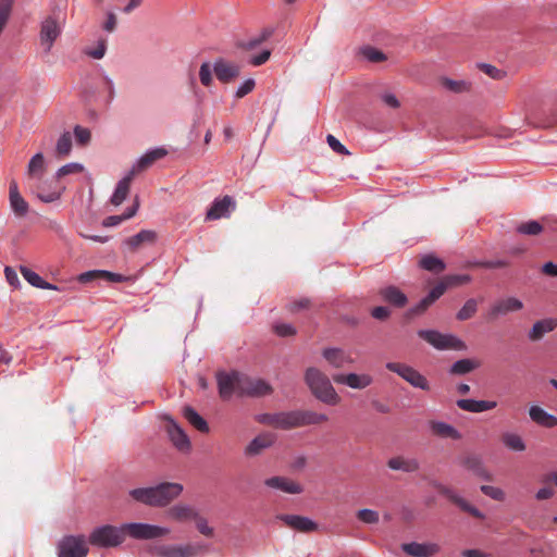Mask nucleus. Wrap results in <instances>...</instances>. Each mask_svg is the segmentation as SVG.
<instances>
[{"mask_svg":"<svg viewBox=\"0 0 557 557\" xmlns=\"http://www.w3.org/2000/svg\"><path fill=\"white\" fill-rule=\"evenodd\" d=\"M435 487L437 491L447 497L450 502L456 504L461 510L469 512L471 516L475 518H483V513L476 507L470 505L467 500L460 497L453 488L447 487L443 484H436Z\"/></svg>","mask_w":557,"mask_h":557,"instance_id":"aec40b11","label":"nucleus"},{"mask_svg":"<svg viewBox=\"0 0 557 557\" xmlns=\"http://www.w3.org/2000/svg\"><path fill=\"white\" fill-rule=\"evenodd\" d=\"M382 300L395 308H404L408 302L407 295L397 286L388 285L380 289Z\"/></svg>","mask_w":557,"mask_h":557,"instance_id":"5701e85b","label":"nucleus"},{"mask_svg":"<svg viewBox=\"0 0 557 557\" xmlns=\"http://www.w3.org/2000/svg\"><path fill=\"white\" fill-rule=\"evenodd\" d=\"M256 86V82L253 78L245 79L236 89L234 97L237 99L244 98L246 95L250 94Z\"/></svg>","mask_w":557,"mask_h":557,"instance_id":"13d9d810","label":"nucleus"},{"mask_svg":"<svg viewBox=\"0 0 557 557\" xmlns=\"http://www.w3.org/2000/svg\"><path fill=\"white\" fill-rule=\"evenodd\" d=\"M239 376L238 371H218L215 374L218 392L223 400H230L233 395L239 396Z\"/></svg>","mask_w":557,"mask_h":557,"instance_id":"6e6552de","label":"nucleus"},{"mask_svg":"<svg viewBox=\"0 0 557 557\" xmlns=\"http://www.w3.org/2000/svg\"><path fill=\"white\" fill-rule=\"evenodd\" d=\"M202 548L200 544H186V545H157L153 548V554L157 557H195Z\"/></svg>","mask_w":557,"mask_h":557,"instance_id":"ddd939ff","label":"nucleus"},{"mask_svg":"<svg viewBox=\"0 0 557 557\" xmlns=\"http://www.w3.org/2000/svg\"><path fill=\"white\" fill-rule=\"evenodd\" d=\"M456 404L460 409L473 413L484 412L497 406V403L494 400H476L472 398L458 399Z\"/></svg>","mask_w":557,"mask_h":557,"instance_id":"7c9ffc66","label":"nucleus"},{"mask_svg":"<svg viewBox=\"0 0 557 557\" xmlns=\"http://www.w3.org/2000/svg\"><path fill=\"white\" fill-rule=\"evenodd\" d=\"M183 492V485L173 482H162L154 486L138 487L129 491V496L144 505L164 507Z\"/></svg>","mask_w":557,"mask_h":557,"instance_id":"f257e3e1","label":"nucleus"},{"mask_svg":"<svg viewBox=\"0 0 557 557\" xmlns=\"http://www.w3.org/2000/svg\"><path fill=\"white\" fill-rule=\"evenodd\" d=\"M264 485L288 494H300L304 492V487L299 483L278 475L265 479Z\"/></svg>","mask_w":557,"mask_h":557,"instance_id":"393cba45","label":"nucleus"},{"mask_svg":"<svg viewBox=\"0 0 557 557\" xmlns=\"http://www.w3.org/2000/svg\"><path fill=\"white\" fill-rule=\"evenodd\" d=\"M88 547L83 535H66L58 543V557H86Z\"/></svg>","mask_w":557,"mask_h":557,"instance_id":"9d476101","label":"nucleus"},{"mask_svg":"<svg viewBox=\"0 0 557 557\" xmlns=\"http://www.w3.org/2000/svg\"><path fill=\"white\" fill-rule=\"evenodd\" d=\"M166 154L168 150L163 147L150 148L133 163L128 173H133V176H135L137 173L148 169L157 160L162 159Z\"/></svg>","mask_w":557,"mask_h":557,"instance_id":"a211bd4d","label":"nucleus"},{"mask_svg":"<svg viewBox=\"0 0 557 557\" xmlns=\"http://www.w3.org/2000/svg\"><path fill=\"white\" fill-rule=\"evenodd\" d=\"M194 520L196 521V527L201 534L208 537L213 535V529L208 525V522L203 517H200L197 513V517Z\"/></svg>","mask_w":557,"mask_h":557,"instance_id":"69168bd1","label":"nucleus"},{"mask_svg":"<svg viewBox=\"0 0 557 557\" xmlns=\"http://www.w3.org/2000/svg\"><path fill=\"white\" fill-rule=\"evenodd\" d=\"M361 54L368 61L374 62V63L384 61L386 59L385 54L382 51H380L371 46H366V47L361 48Z\"/></svg>","mask_w":557,"mask_h":557,"instance_id":"864d4df0","label":"nucleus"},{"mask_svg":"<svg viewBox=\"0 0 557 557\" xmlns=\"http://www.w3.org/2000/svg\"><path fill=\"white\" fill-rule=\"evenodd\" d=\"M63 22L60 16L49 15L40 23L39 39L40 46L46 54L51 52L55 40L61 36Z\"/></svg>","mask_w":557,"mask_h":557,"instance_id":"39448f33","label":"nucleus"},{"mask_svg":"<svg viewBox=\"0 0 557 557\" xmlns=\"http://www.w3.org/2000/svg\"><path fill=\"white\" fill-rule=\"evenodd\" d=\"M479 264L484 269L493 270L506 268L508 265V262L504 259H491L481 261Z\"/></svg>","mask_w":557,"mask_h":557,"instance_id":"338daca9","label":"nucleus"},{"mask_svg":"<svg viewBox=\"0 0 557 557\" xmlns=\"http://www.w3.org/2000/svg\"><path fill=\"white\" fill-rule=\"evenodd\" d=\"M9 202L12 212L17 218H24L27 215L29 211L28 202L23 198L21 193L18 191V187L16 182H11L9 187Z\"/></svg>","mask_w":557,"mask_h":557,"instance_id":"412c9836","label":"nucleus"},{"mask_svg":"<svg viewBox=\"0 0 557 557\" xmlns=\"http://www.w3.org/2000/svg\"><path fill=\"white\" fill-rule=\"evenodd\" d=\"M431 430L434 434L442 437H449L454 440L460 438V433L447 422L444 421H433L431 422Z\"/></svg>","mask_w":557,"mask_h":557,"instance_id":"ea45409f","label":"nucleus"},{"mask_svg":"<svg viewBox=\"0 0 557 557\" xmlns=\"http://www.w3.org/2000/svg\"><path fill=\"white\" fill-rule=\"evenodd\" d=\"M403 550L413 557H431L438 550L436 544L410 542L403 544Z\"/></svg>","mask_w":557,"mask_h":557,"instance_id":"473e14b6","label":"nucleus"},{"mask_svg":"<svg viewBox=\"0 0 557 557\" xmlns=\"http://www.w3.org/2000/svg\"><path fill=\"white\" fill-rule=\"evenodd\" d=\"M471 281V276L469 274H454L447 275L440 283L446 284L447 288L450 286L467 284Z\"/></svg>","mask_w":557,"mask_h":557,"instance_id":"6e6d98bb","label":"nucleus"},{"mask_svg":"<svg viewBox=\"0 0 557 557\" xmlns=\"http://www.w3.org/2000/svg\"><path fill=\"white\" fill-rule=\"evenodd\" d=\"M273 330L280 337H289L295 335L297 332L293 324L284 322L275 323L273 325Z\"/></svg>","mask_w":557,"mask_h":557,"instance_id":"4d7b16f0","label":"nucleus"},{"mask_svg":"<svg viewBox=\"0 0 557 557\" xmlns=\"http://www.w3.org/2000/svg\"><path fill=\"white\" fill-rule=\"evenodd\" d=\"M166 431L173 445L181 451L190 449V441L182 426L172 418L168 419Z\"/></svg>","mask_w":557,"mask_h":557,"instance_id":"6ab92c4d","label":"nucleus"},{"mask_svg":"<svg viewBox=\"0 0 557 557\" xmlns=\"http://www.w3.org/2000/svg\"><path fill=\"white\" fill-rule=\"evenodd\" d=\"M305 383L311 394L321 403L329 406H336L341 397L332 385L329 376L315 367H309L305 371Z\"/></svg>","mask_w":557,"mask_h":557,"instance_id":"f03ea898","label":"nucleus"},{"mask_svg":"<svg viewBox=\"0 0 557 557\" xmlns=\"http://www.w3.org/2000/svg\"><path fill=\"white\" fill-rule=\"evenodd\" d=\"M125 533L136 540H152L166 535L170 530L164 527L145 523V522H129L124 523Z\"/></svg>","mask_w":557,"mask_h":557,"instance_id":"0eeeda50","label":"nucleus"},{"mask_svg":"<svg viewBox=\"0 0 557 557\" xmlns=\"http://www.w3.org/2000/svg\"><path fill=\"white\" fill-rule=\"evenodd\" d=\"M543 231V226L540 222L535 220H531L524 223H521L517 227V232L523 235H537Z\"/></svg>","mask_w":557,"mask_h":557,"instance_id":"8fccbe9b","label":"nucleus"},{"mask_svg":"<svg viewBox=\"0 0 557 557\" xmlns=\"http://www.w3.org/2000/svg\"><path fill=\"white\" fill-rule=\"evenodd\" d=\"M357 518L366 524H374L380 520V515L373 509L363 508L357 511Z\"/></svg>","mask_w":557,"mask_h":557,"instance_id":"603ef678","label":"nucleus"},{"mask_svg":"<svg viewBox=\"0 0 557 557\" xmlns=\"http://www.w3.org/2000/svg\"><path fill=\"white\" fill-rule=\"evenodd\" d=\"M133 178V173H127L123 178H121L117 182L115 189L110 198L112 205L120 206L126 199L129 193V186Z\"/></svg>","mask_w":557,"mask_h":557,"instance_id":"f704fd0d","label":"nucleus"},{"mask_svg":"<svg viewBox=\"0 0 557 557\" xmlns=\"http://www.w3.org/2000/svg\"><path fill=\"white\" fill-rule=\"evenodd\" d=\"M85 170L84 165L79 162H70L61 168H59L54 174L55 180H61L62 177L71 174H78Z\"/></svg>","mask_w":557,"mask_h":557,"instance_id":"49530a36","label":"nucleus"},{"mask_svg":"<svg viewBox=\"0 0 557 557\" xmlns=\"http://www.w3.org/2000/svg\"><path fill=\"white\" fill-rule=\"evenodd\" d=\"M45 171V157L41 152H37L30 158L28 162L26 175L33 183L35 181L41 180L44 177Z\"/></svg>","mask_w":557,"mask_h":557,"instance_id":"72a5a7b5","label":"nucleus"},{"mask_svg":"<svg viewBox=\"0 0 557 557\" xmlns=\"http://www.w3.org/2000/svg\"><path fill=\"white\" fill-rule=\"evenodd\" d=\"M32 193L44 203L59 201L65 191V186L54 185L52 181L38 180L32 183Z\"/></svg>","mask_w":557,"mask_h":557,"instance_id":"9b49d317","label":"nucleus"},{"mask_svg":"<svg viewBox=\"0 0 557 557\" xmlns=\"http://www.w3.org/2000/svg\"><path fill=\"white\" fill-rule=\"evenodd\" d=\"M294 429L307 425H314L327 420L324 413L311 410H293Z\"/></svg>","mask_w":557,"mask_h":557,"instance_id":"b1692460","label":"nucleus"},{"mask_svg":"<svg viewBox=\"0 0 557 557\" xmlns=\"http://www.w3.org/2000/svg\"><path fill=\"white\" fill-rule=\"evenodd\" d=\"M183 416L199 432H209V425L207 421L191 406L184 407Z\"/></svg>","mask_w":557,"mask_h":557,"instance_id":"58836bf2","label":"nucleus"},{"mask_svg":"<svg viewBox=\"0 0 557 557\" xmlns=\"http://www.w3.org/2000/svg\"><path fill=\"white\" fill-rule=\"evenodd\" d=\"M235 209V201L231 196L215 198L206 213V220L214 221L227 218Z\"/></svg>","mask_w":557,"mask_h":557,"instance_id":"dca6fc26","label":"nucleus"},{"mask_svg":"<svg viewBox=\"0 0 557 557\" xmlns=\"http://www.w3.org/2000/svg\"><path fill=\"white\" fill-rule=\"evenodd\" d=\"M386 369L398 374L401 379L408 382L411 386L416 388H420L422 391L430 389V383L424 375H422L418 370L401 362H387L385 364Z\"/></svg>","mask_w":557,"mask_h":557,"instance_id":"423d86ee","label":"nucleus"},{"mask_svg":"<svg viewBox=\"0 0 557 557\" xmlns=\"http://www.w3.org/2000/svg\"><path fill=\"white\" fill-rule=\"evenodd\" d=\"M197 513V510L187 504H176L169 510L170 518L178 522L194 520Z\"/></svg>","mask_w":557,"mask_h":557,"instance_id":"c9c22d12","label":"nucleus"},{"mask_svg":"<svg viewBox=\"0 0 557 557\" xmlns=\"http://www.w3.org/2000/svg\"><path fill=\"white\" fill-rule=\"evenodd\" d=\"M420 265L422 269L433 273H441L442 271L445 270L446 267L445 262L434 255H425L420 260Z\"/></svg>","mask_w":557,"mask_h":557,"instance_id":"a19ab883","label":"nucleus"},{"mask_svg":"<svg viewBox=\"0 0 557 557\" xmlns=\"http://www.w3.org/2000/svg\"><path fill=\"white\" fill-rule=\"evenodd\" d=\"M529 416L531 420L544 428H555L557 426V417L548 413L542 407L533 405L529 408Z\"/></svg>","mask_w":557,"mask_h":557,"instance_id":"2f4dec72","label":"nucleus"},{"mask_svg":"<svg viewBox=\"0 0 557 557\" xmlns=\"http://www.w3.org/2000/svg\"><path fill=\"white\" fill-rule=\"evenodd\" d=\"M106 51H107V41L104 39H101L98 41L97 47L95 49H90V50L86 51V53L96 60H100L104 57Z\"/></svg>","mask_w":557,"mask_h":557,"instance_id":"0e129e2a","label":"nucleus"},{"mask_svg":"<svg viewBox=\"0 0 557 557\" xmlns=\"http://www.w3.org/2000/svg\"><path fill=\"white\" fill-rule=\"evenodd\" d=\"M475 368L476 363L473 360L465 358L455 361L450 366L448 372L454 375H465L473 371Z\"/></svg>","mask_w":557,"mask_h":557,"instance_id":"79ce46f5","label":"nucleus"},{"mask_svg":"<svg viewBox=\"0 0 557 557\" xmlns=\"http://www.w3.org/2000/svg\"><path fill=\"white\" fill-rule=\"evenodd\" d=\"M272 393L271 385L262 379H253L240 372L238 397H261Z\"/></svg>","mask_w":557,"mask_h":557,"instance_id":"1a4fd4ad","label":"nucleus"},{"mask_svg":"<svg viewBox=\"0 0 557 557\" xmlns=\"http://www.w3.org/2000/svg\"><path fill=\"white\" fill-rule=\"evenodd\" d=\"M326 143L334 152L338 154H350L348 149L335 136L329 134L326 136Z\"/></svg>","mask_w":557,"mask_h":557,"instance_id":"680f3d73","label":"nucleus"},{"mask_svg":"<svg viewBox=\"0 0 557 557\" xmlns=\"http://www.w3.org/2000/svg\"><path fill=\"white\" fill-rule=\"evenodd\" d=\"M333 380L335 383L346 385L352 389H363L373 383V377L370 374L355 372L335 374Z\"/></svg>","mask_w":557,"mask_h":557,"instance_id":"f3484780","label":"nucleus"},{"mask_svg":"<svg viewBox=\"0 0 557 557\" xmlns=\"http://www.w3.org/2000/svg\"><path fill=\"white\" fill-rule=\"evenodd\" d=\"M442 85L447 90L457 92V94L468 90V87H469V84L465 81H455V79L447 78V77L442 79Z\"/></svg>","mask_w":557,"mask_h":557,"instance_id":"3c124183","label":"nucleus"},{"mask_svg":"<svg viewBox=\"0 0 557 557\" xmlns=\"http://www.w3.org/2000/svg\"><path fill=\"white\" fill-rule=\"evenodd\" d=\"M387 466L392 470H399L407 473L414 472L419 469V462L414 458L405 459L403 457H394L387 461Z\"/></svg>","mask_w":557,"mask_h":557,"instance_id":"4c0bfd02","label":"nucleus"},{"mask_svg":"<svg viewBox=\"0 0 557 557\" xmlns=\"http://www.w3.org/2000/svg\"><path fill=\"white\" fill-rule=\"evenodd\" d=\"M273 443V436L270 434H260L249 442L245 449V454L248 456L259 455L263 449L271 447Z\"/></svg>","mask_w":557,"mask_h":557,"instance_id":"e433bc0d","label":"nucleus"},{"mask_svg":"<svg viewBox=\"0 0 557 557\" xmlns=\"http://www.w3.org/2000/svg\"><path fill=\"white\" fill-rule=\"evenodd\" d=\"M102 88L107 92L106 102L110 104L115 98V85L113 79L106 73L102 74Z\"/></svg>","mask_w":557,"mask_h":557,"instance_id":"5fc2aeb1","label":"nucleus"},{"mask_svg":"<svg viewBox=\"0 0 557 557\" xmlns=\"http://www.w3.org/2000/svg\"><path fill=\"white\" fill-rule=\"evenodd\" d=\"M20 272L28 284L37 288L41 287L44 278L38 273L27 268L26 265H21Z\"/></svg>","mask_w":557,"mask_h":557,"instance_id":"09e8293b","label":"nucleus"},{"mask_svg":"<svg viewBox=\"0 0 557 557\" xmlns=\"http://www.w3.org/2000/svg\"><path fill=\"white\" fill-rule=\"evenodd\" d=\"M157 239V233L152 230H141L137 234L127 237L123 245L129 251H135L144 244H153Z\"/></svg>","mask_w":557,"mask_h":557,"instance_id":"c85d7f7f","label":"nucleus"},{"mask_svg":"<svg viewBox=\"0 0 557 557\" xmlns=\"http://www.w3.org/2000/svg\"><path fill=\"white\" fill-rule=\"evenodd\" d=\"M213 63L205 61L199 67V81L203 87H210L213 84Z\"/></svg>","mask_w":557,"mask_h":557,"instance_id":"c03bdc74","label":"nucleus"},{"mask_svg":"<svg viewBox=\"0 0 557 557\" xmlns=\"http://www.w3.org/2000/svg\"><path fill=\"white\" fill-rule=\"evenodd\" d=\"M213 72L220 83L230 84L239 76L240 66L224 58H216L213 61Z\"/></svg>","mask_w":557,"mask_h":557,"instance_id":"4468645a","label":"nucleus"},{"mask_svg":"<svg viewBox=\"0 0 557 557\" xmlns=\"http://www.w3.org/2000/svg\"><path fill=\"white\" fill-rule=\"evenodd\" d=\"M523 304L521 300L515 297H508L506 299L495 302L490 309V317L496 318L498 315L507 314L508 312L518 311L522 309Z\"/></svg>","mask_w":557,"mask_h":557,"instance_id":"c756f323","label":"nucleus"},{"mask_svg":"<svg viewBox=\"0 0 557 557\" xmlns=\"http://www.w3.org/2000/svg\"><path fill=\"white\" fill-rule=\"evenodd\" d=\"M74 136L76 139V143L81 146H86L91 138L90 131L86 127H82L79 125H76L74 127Z\"/></svg>","mask_w":557,"mask_h":557,"instance_id":"bf43d9fd","label":"nucleus"},{"mask_svg":"<svg viewBox=\"0 0 557 557\" xmlns=\"http://www.w3.org/2000/svg\"><path fill=\"white\" fill-rule=\"evenodd\" d=\"M557 327L556 318H545L536 321L528 332V338L531 342H539L547 333L553 332Z\"/></svg>","mask_w":557,"mask_h":557,"instance_id":"bb28decb","label":"nucleus"},{"mask_svg":"<svg viewBox=\"0 0 557 557\" xmlns=\"http://www.w3.org/2000/svg\"><path fill=\"white\" fill-rule=\"evenodd\" d=\"M503 443L509 449L515 451H523L525 449V444L521 436L515 433H505L503 435Z\"/></svg>","mask_w":557,"mask_h":557,"instance_id":"a18cd8bd","label":"nucleus"},{"mask_svg":"<svg viewBox=\"0 0 557 557\" xmlns=\"http://www.w3.org/2000/svg\"><path fill=\"white\" fill-rule=\"evenodd\" d=\"M102 276H103L102 270H90V271L81 273L77 276V281L81 284H86V283H89L92 281L102 280Z\"/></svg>","mask_w":557,"mask_h":557,"instance_id":"052dcab7","label":"nucleus"},{"mask_svg":"<svg viewBox=\"0 0 557 557\" xmlns=\"http://www.w3.org/2000/svg\"><path fill=\"white\" fill-rule=\"evenodd\" d=\"M322 357L333 368L341 369L346 364L352 363V358L348 352L339 347H326L322 350Z\"/></svg>","mask_w":557,"mask_h":557,"instance_id":"4be33fe9","label":"nucleus"},{"mask_svg":"<svg viewBox=\"0 0 557 557\" xmlns=\"http://www.w3.org/2000/svg\"><path fill=\"white\" fill-rule=\"evenodd\" d=\"M447 290V286L444 283H437L426 296L420 299L416 305L411 306L406 312L405 318L411 320L416 317L424 314L428 309L438 300L444 293Z\"/></svg>","mask_w":557,"mask_h":557,"instance_id":"f8f14e48","label":"nucleus"},{"mask_svg":"<svg viewBox=\"0 0 557 557\" xmlns=\"http://www.w3.org/2000/svg\"><path fill=\"white\" fill-rule=\"evenodd\" d=\"M126 539L125 527L103 524L95 528L88 537L92 546L99 548H112L121 545Z\"/></svg>","mask_w":557,"mask_h":557,"instance_id":"7ed1b4c3","label":"nucleus"},{"mask_svg":"<svg viewBox=\"0 0 557 557\" xmlns=\"http://www.w3.org/2000/svg\"><path fill=\"white\" fill-rule=\"evenodd\" d=\"M371 315L376 320L384 321L389 318L391 310L387 307L377 306L371 310Z\"/></svg>","mask_w":557,"mask_h":557,"instance_id":"774afa93","label":"nucleus"},{"mask_svg":"<svg viewBox=\"0 0 557 557\" xmlns=\"http://www.w3.org/2000/svg\"><path fill=\"white\" fill-rule=\"evenodd\" d=\"M460 465L470 470L474 475L484 481H491V475L484 468L482 458L475 454H469L460 459Z\"/></svg>","mask_w":557,"mask_h":557,"instance_id":"a878e982","label":"nucleus"},{"mask_svg":"<svg viewBox=\"0 0 557 557\" xmlns=\"http://www.w3.org/2000/svg\"><path fill=\"white\" fill-rule=\"evenodd\" d=\"M478 311V301L474 298L468 299L456 314L459 321L471 319Z\"/></svg>","mask_w":557,"mask_h":557,"instance_id":"37998d69","label":"nucleus"},{"mask_svg":"<svg viewBox=\"0 0 557 557\" xmlns=\"http://www.w3.org/2000/svg\"><path fill=\"white\" fill-rule=\"evenodd\" d=\"M481 492L495 500H502L504 498V492L499 487L492 485H482Z\"/></svg>","mask_w":557,"mask_h":557,"instance_id":"e2e57ef3","label":"nucleus"},{"mask_svg":"<svg viewBox=\"0 0 557 557\" xmlns=\"http://www.w3.org/2000/svg\"><path fill=\"white\" fill-rule=\"evenodd\" d=\"M256 419L259 423L272 425L276 429H294L293 410L275 413H260L256 417Z\"/></svg>","mask_w":557,"mask_h":557,"instance_id":"2eb2a0df","label":"nucleus"},{"mask_svg":"<svg viewBox=\"0 0 557 557\" xmlns=\"http://www.w3.org/2000/svg\"><path fill=\"white\" fill-rule=\"evenodd\" d=\"M286 525L301 532H311L317 529V523L308 517L298 515H282L278 517Z\"/></svg>","mask_w":557,"mask_h":557,"instance_id":"cd10ccee","label":"nucleus"},{"mask_svg":"<svg viewBox=\"0 0 557 557\" xmlns=\"http://www.w3.org/2000/svg\"><path fill=\"white\" fill-rule=\"evenodd\" d=\"M72 150V137L69 132H64L58 139L55 145V151L58 156H67Z\"/></svg>","mask_w":557,"mask_h":557,"instance_id":"de8ad7c7","label":"nucleus"},{"mask_svg":"<svg viewBox=\"0 0 557 557\" xmlns=\"http://www.w3.org/2000/svg\"><path fill=\"white\" fill-rule=\"evenodd\" d=\"M417 335L437 350H462L465 343L454 334H443L436 330H419Z\"/></svg>","mask_w":557,"mask_h":557,"instance_id":"20e7f679","label":"nucleus"}]
</instances>
